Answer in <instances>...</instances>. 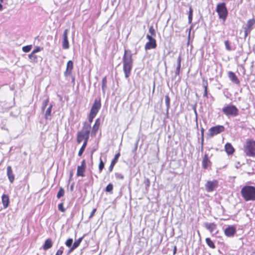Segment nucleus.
Masks as SVG:
<instances>
[{
	"label": "nucleus",
	"instance_id": "nucleus-1",
	"mask_svg": "<svg viewBox=\"0 0 255 255\" xmlns=\"http://www.w3.org/2000/svg\"><path fill=\"white\" fill-rule=\"evenodd\" d=\"M132 53L129 49H125L123 57V71L126 78H128L130 74L133 66Z\"/></svg>",
	"mask_w": 255,
	"mask_h": 255
},
{
	"label": "nucleus",
	"instance_id": "nucleus-2",
	"mask_svg": "<svg viewBox=\"0 0 255 255\" xmlns=\"http://www.w3.org/2000/svg\"><path fill=\"white\" fill-rule=\"evenodd\" d=\"M241 193L246 201H255V187L245 186L242 188Z\"/></svg>",
	"mask_w": 255,
	"mask_h": 255
},
{
	"label": "nucleus",
	"instance_id": "nucleus-3",
	"mask_svg": "<svg viewBox=\"0 0 255 255\" xmlns=\"http://www.w3.org/2000/svg\"><path fill=\"white\" fill-rule=\"evenodd\" d=\"M222 112L228 117H235L239 115V110L231 104L225 106L222 108Z\"/></svg>",
	"mask_w": 255,
	"mask_h": 255
},
{
	"label": "nucleus",
	"instance_id": "nucleus-4",
	"mask_svg": "<svg viewBox=\"0 0 255 255\" xmlns=\"http://www.w3.org/2000/svg\"><path fill=\"white\" fill-rule=\"evenodd\" d=\"M216 11L218 13L219 18L225 21L228 15V10L224 2L217 4Z\"/></svg>",
	"mask_w": 255,
	"mask_h": 255
},
{
	"label": "nucleus",
	"instance_id": "nucleus-5",
	"mask_svg": "<svg viewBox=\"0 0 255 255\" xmlns=\"http://www.w3.org/2000/svg\"><path fill=\"white\" fill-rule=\"evenodd\" d=\"M245 152L248 156H255V140L253 139L247 140L245 147Z\"/></svg>",
	"mask_w": 255,
	"mask_h": 255
},
{
	"label": "nucleus",
	"instance_id": "nucleus-6",
	"mask_svg": "<svg viewBox=\"0 0 255 255\" xmlns=\"http://www.w3.org/2000/svg\"><path fill=\"white\" fill-rule=\"evenodd\" d=\"M225 129V127L223 126H216L209 128L208 135L210 137H213L214 135L223 132Z\"/></svg>",
	"mask_w": 255,
	"mask_h": 255
},
{
	"label": "nucleus",
	"instance_id": "nucleus-7",
	"mask_svg": "<svg viewBox=\"0 0 255 255\" xmlns=\"http://www.w3.org/2000/svg\"><path fill=\"white\" fill-rule=\"evenodd\" d=\"M254 28H255V19L252 18L248 20L246 25L244 27L245 38L250 34L251 31Z\"/></svg>",
	"mask_w": 255,
	"mask_h": 255
},
{
	"label": "nucleus",
	"instance_id": "nucleus-8",
	"mask_svg": "<svg viewBox=\"0 0 255 255\" xmlns=\"http://www.w3.org/2000/svg\"><path fill=\"white\" fill-rule=\"evenodd\" d=\"M101 107V98H97L95 99L94 102L91 107L90 113L97 115Z\"/></svg>",
	"mask_w": 255,
	"mask_h": 255
},
{
	"label": "nucleus",
	"instance_id": "nucleus-9",
	"mask_svg": "<svg viewBox=\"0 0 255 255\" xmlns=\"http://www.w3.org/2000/svg\"><path fill=\"white\" fill-rule=\"evenodd\" d=\"M218 186V182L216 180L208 181L205 185V189L208 192H213Z\"/></svg>",
	"mask_w": 255,
	"mask_h": 255
},
{
	"label": "nucleus",
	"instance_id": "nucleus-10",
	"mask_svg": "<svg viewBox=\"0 0 255 255\" xmlns=\"http://www.w3.org/2000/svg\"><path fill=\"white\" fill-rule=\"evenodd\" d=\"M236 228L235 226H228L224 229L225 235L228 237H232L236 233Z\"/></svg>",
	"mask_w": 255,
	"mask_h": 255
},
{
	"label": "nucleus",
	"instance_id": "nucleus-11",
	"mask_svg": "<svg viewBox=\"0 0 255 255\" xmlns=\"http://www.w3.org/2000/svg\"><path fill=\"white\" fill-rule=\"evenodd\" d=\"M69 30L68 29H65L64 31L63 34V41H62V48L64 49H67L69 48V44L68 39V33Z\"/></svg>",
	"mask_w": 255,
	"mask_h": 255
},
{
	"label": "nucleus",
	"instance_id": "nucleus-12",
	"mask_svg": "<svg viewBox=\"0 0 255 255\" xmlns=\"http://www.w3.org/2000/svg\"><path fill=\"white\" fill-rule=\"evenodd\" d=\"M86 167V161L85 160H83L81 162V165L80 166H78L77 167V176H85L84 171L85 170Z\"/></svg>",
	"mask_w": 255,
	"mask_h": 255
},
{
	"label": "nucleus",
	"instance_id": "nucleus-13",
	"mask_svg": "<svg viewBox=\"0 0 255 255\" xmlns=\"http://www.w3.org/2000/svg\"><path fill=\"white\" fill-rule=\"evenodd\" d=\"M202 167L204 169H207L209 167H211L212 162L209 159L207 154H205L203 157L202 162Z\"/></svg>",
	"mask_w": 255,
	"mask_h": 255
},
{
	"label": "nucleus",
	"instance_id": "nucleus-14",
	"mask_svg": "<svg viewBox=\"0 0 255 255\" xmlns=\"http://www.w3.org/2000/svg\"><path fill=\"white\" fill-rule=\"evenodd\" d=\"M228 76L230 80L234 84L236 85H240V81L235 73L232 71H229L228 72Z\"/></svg>",
	"mask_w": 255,
	"mask_h": 255
},
{
	"label": "nucleus",
	"instance_id": "nucleus-15",
	"mask_svg": "<svg viewBox=\"0 0 255 255\" xmlns=\"http://www.w3.org/2000/svg\"><path fill=\"white\" fill-rule=\"evenodd\" d=\"M73 69V62L72 60H69L67 63L66 70L64 73L65 77L70 75Z\"/></svg>",
	"mask_w": 255,
	"mask_h": 255
},
{
	"label": "nucleus",
	"instance_id": "nucleus-16",
	"mask_svg": "<svg viewBox=\"0 0 255 255\" xmlns=\"http://www.w3.org/2000/svg\"><path fill=\"white\" fill-rule=\"evenodd\" d=\"M203 225L204 227H205L207 230L209 231L211 233H213L214 230H215L217 228V225L214 223H209L208 222H205L204 223Z\"/></svg>",
	"mask_w": 255,
	"mask_h": 255
},
{
	"label": "nucleus",
	"instance_id": "nucleus-17",
	"mask_svg": "<svg viewBox=\"0 0 255 255\" xmlns=\"http://www.w3.org/2000/svg\"><path fill=\"white\" fill-rule=\"evenodd\" d=\"M177 65L176 68V70L175 71V75L174 77L172 78V80L175 79L177 76H179L180 74V71L181 69V56H179L177 59Z\"/></svg>",
	"mask_w": 255,
	"mask_h": 255
},
{
	"label": "nucleus",
	"instance_id": "nucleus-18",
	"mask_svg": "<svg viewBox=\"0 0 255 255\" xmlns=\"http://www.w3.org/2000/svg\"><path fill=\"white\" fill-rule=\"evenodd\" d=\"M7 175L9 182L12 183L14 180V175L13 174L12 170L10 166H8L7 167Z\"/></svg>",
	"mask_w": 255,
	"mask_h": 255
},
{
	"label": "nucleus",
	"instance_id": "nucleus-19",
	"mask_svg": "<svg viewBox=\"0 0 255 255\" xmlns=\"http://www.w3.org/2000/svg\"><path fill=\"white\" fill-rule=\"evenodd\" d=\"M120 156V152H118L115 155V157H114V159L112 160L111 164L109 168V170L110 172H112L113 171L114 167L115 165L116 164V163L117 162Z\"/></svg>",
	"mask_w": 255,
	"mask_h": 255
},
{
	"label": "nucleus",
	"instance_id": "nucleus-20",
	"mask_svg": "<svg viewBox=\"0 0 255 255\" xmlns=\"http://www.w3.org/2000/svg\"><path fill=\"white\" fill-rule=\"evenodd\" d=\"M157 44L156 40H153L150 41H148L145 45V50H149L150 49H154L156 47Z\"/></svg>",
	"mask_w": 255,
	"mask_h": 255
},
{
	"label": "nucleus",
	"instance_id": "nucleus-21",
	"mask_svg": "<svg viewBox=\"0 0 255 255\" xmlns=\"http://www.w3.org/2000/svg\"><path fill=\"white\" fill-rule=\"evenodd\" d=\"M225 151L229 155H231L235 152V149L230 143H227L225 144Z\"/></svg>",
	"mask_w": 255,
	"mask_h": 255
},
{
	"label": "nucleus",
	"instance_id": "nucleus-22",
	"mask_svg": "<svg viewBox=\"0 0 255 255\" xmlns=\"http://www.w3.org/2000/svg\"><path fill=\"white\" fill-rule=\"evenodd\" d=\"M53 245V243L52 240L50 238L47 239L45 240L43 245V249L45 251H47L50 249Z\"/></svg>",
	"mask_w": 255,
	"mask_h": 255
},
{
	"label": "nucleus",
	"instance_id": "nucleus-23",
	"mask_svg": "<svg viewBox=\"0 0 255 255\" xmlns=\"http://www.w3.org/2000/svg\"><path fill=\"white\" fill-rule=\"evenodd\" d=\"M91 128V125L87 122H85L83 128L80 131L83 132V133L90 134Z\"/></svg>",
	"mask_w": 255,
	"mask_h": 255
},
{
	"label": "nucleus",
	"instance_id": "nucleus-24",
	"mask_svg": "<svg viewBox=\"0 0 255 255\" xmlns=\"http://www.w3.org/2000/svg\"><path fill=\"white\" fill-rule=\"evenodd\" d=\"M1 200L4 208H6L8 206L9 203V199L8 195L3 194L1 197Z\"/></svg>",
	"mask_w": 255,
	"mask_h": 255
},
{
	"label": "nucleus",
	"instance_id": "nucleus-25",
	"mask_svg": "<svg viewBox=\"0 0 255 255\" xmlns=\"http://www.w3.org/2000/svg\"><path fill=\"white\" fill-rule=\"evenodd\" d=\"M100 125V120L99 119H97L93 127L92 130V134L95 135L96 134V132H97L99 126Z\"/></svg>",
	"mask_w": 255,
	"mask_h": 255
},
{
	"label": "nucleus",
	"instance_id": "nucleus-26",
	"mask_svg": "<svg viewBox=\"0 0 255 255\" xmlns=\"http://www.w3.org/2000/svg\"><path fill=\"white\" fill-rule=\"evenodd\" d=\"M107 77L105 76L103 78L102 82V90L103 94L104 95L105 94L106 90L107 88Z\"/></svg>",
	"mask_w": 255,
	"mask_h": 255
},
{
	"label": "nucleus",
	"instance_id": "nucleus-27",
	"mask_svg": "<svg viewBox=\"0 0 255 255\" xmlns=\"http://www.w3.org/2000/svg\"><path fill=\"white\" fill-rule=\"evenodd\" d=\"M170 98L168 95H166L165 96V103L166 107V114L168 115L169 112V109L170 108Z\"/></svg>",
	"mask_w": 255,
	"mask_h": 255
},
{
	"label": "nucleus",
	"instance_id": "nucleus-28",
	"mask_svg": "<svg viewBox=\"0 0 255 255\" xmlns=\"http://www.w3.org/2000/svg\"><path fill=\"white\" fill-rule=\"evenodd\" d=\"M28 58L30 60V62L32 63H37L38 62V57L35 54L31 52L30 54L28 55Z\"/></svg>",
	"mask_w": 255,
	"mask_h": 255
},
{
	"label": "nucleus",
	"instance_id": "nucleus-29",
	"mask_svg": "<svg viewBox=\"0 0 255 255\" xmlns=\"http://www.w3.org/2000/svg\"><path fill=\"white\" fill-rule=\"evenodd\" d=\"M53 105L52 104H50L48 108L46 111L45 114V118L47 120L49 119V117L51 116V111L53 108Z\"/></svg>",
	"mask_w": 255,
	"mask_h": 255
},
{
	"label": "nucleus",
	"instance_id": "nucleus-30",
	"mask_svg": "<svg viewBox=\"0 0 255 255\" xmlns=\"http://www.w3.org/2000/svg\"><path fill=\"white\" fill-rule=\"evenodd\" d=\"M202 85L204 88V92L203 96L208 98V91H207L208 82H207V81L205 80L204 79H203V82Z\"/></svg>",
	"mask_w": 255,
	"mask_h": 255
},
{
	"label": "nucleus",
	"instance_id": "nucleus-31",
	"mask_svg": "<svg viewBox=\"0 0 255 255\" xmlns=\"http://www.w3.org/2000/svg\"><path fill=\"white\" fill-rule=\"evenodd\" d=\"M206 243L207 245L211 249H214L216 248V246L214 243V242L211 240L209 238H207L205 240Z\"/></svg>",
	"mask_w": 255,
	"mask_h": 255
},
{
	"label": "nucleus",
	"instance_id": "nucleus-32",
	"mask_svg": "<svg viewBox=\"0 0 255 255\" xmlns=\"http://www.w3.org/2000/svg\"><path fill=\"white\" fill-rule=\"evenodd\" d=\"M84 139V135L83 132L78 131L77 136V141L78 143H81Z\"/></svg>",
	"mask_w": 255,
	"mask_h": 255
},
{
	"label": "nucleus",
	"instance_id": "nucleus-33",
	"mask_svg": "<svg viewBox=\"0 0 255 255\" xmlns=\"http://www.w3.org/2000/svg\"><path fill=\"white\" fill-rule=\"evenodd\" d=\"M193 9L192 7V6H189V14H188V23H191L192 18H193Z\"/></svg>",
	"mask_w": 255,
	"mask_h": 255
},
{
	"label": "nucleus",
	"instance_id": "nucleus-34",
	"mask_svg": "<svg viewBox=\"0 0 255 255\" xmlns=\"http://www.w3.org/2000/svg\"><path fill=\"white\" fill-rule=\"evenodd\" d=\"M113 185L112 183H109L108 184V185L106 186L105 188V191L107 192L110 193V194L113 193Z\"/></svg>",
	"mask_w": 255,
	"mask_h": 255
},
{
	"label": "nucleus",
	"instance_id": "nucleus-35",
	"mask_svg": "<svg viewBox=\"0 0 255 255\" xmlns=\"http://www.w3.org/2000/svg\"><path fill=\"white\" fill-rule=\"evenodd\" d=\"M83 237H81L74 242L72 246H73V247L75 248V249L79 247L83 240Z\"/></svg>",
	"mask_w": 255,
	"mask_h": 255
},
{
	"label": "nucleus",
	"instance_id": "nucleus-36",
	"mask_svg": "<svg viewBox=\"0 0 255 255\" xmlns=\"http://www.w3.org/2000/svg\"><path fill=\"white\" fill-rule=\"evenodd\" d=\"M65 191L62 187H60L59 190L58 191L57 194V197L58 199H60L61 197H63L64 195Z\"/></svg>",
	"mask_w": 255,
	"mask_h": 255
},
{
	"label": "nucleus",
	"instance_id": "nucleus-37",
	"mask_svg": "<svg viewBox=\"0 0 255 255\" xmlns=\"http://www.w3.org/2000/svg\"><path fill=\"white\" fill-rule=\"evenodd\" d=\"M87 144L85 143H83V145H82L81 147L80 148L79 151V152H78V155L81 156H82V155L83 154L85 148H86V147L87 146Z\"/></svg>",
	"mask_w": 255,
	"mask_h": 255
},
{
	"label": "nucleus",
	"instance_id": "nucleus-38",
	"mask_svg": "<svg viewBox=\"0 0 255 255\" xmlns=\"http://www.w3.org/2000/svg\"><path fill=\"white\" fill-rule=\"evenodd\" d=\"M49 98H47L46 99L44 100L43 101V103H42V108H41V110L42 111H44L46 107V106H47L48 103H49Z\"/></svg>",
	"mask_w": 255,
	"mask_h": 255
},
{
	"label": "nucleus",
	"instance_id": "nucleus-39",
	"mask_svg": "<svg viewBox=\"0 0 255 255\" xmlns=\"http://www.w3.org/2000/svg\"><path fill=\"white\" fill-rule=\"evenodd\" d=\"M105 164L104 162L103 161L101 158L100 159V163L99 164V170L100 172H101L103 169L104 168Z\"/></svg>",
	"mask_w": 255,
	"mask_h": 255
},
{
	"label": "nucleus",
	"instance_id": "nucleus-40",
	"mask_svg": "<svg viewBox=\"0 0 255 255\" xmlns=\"http://www.w3.org/2000/svg\"><path fill=\"white\" fill-rule=\"evenodd\" d=\"M22 51L24 52H29L31 49H32V45H28L26 46H24L22 47Z\"/></svg>",
	"mask_w": 255,
	"mask_h": 255
},
{
	"label": "nucleus",
	"instance_id": "nucleus-41",
	"mask_svg": "<svg viewBox=\"0 0 255 255\" xmlns=\"http://www.w3.org/2000/svg\"><path fill=\"white\" fill-rule=\"evenodd\" d=\"M249 169H247V171L246 172L249 175H253L255 174V169L254 168H250V166L248 165Z\"/></svg>",
	"mask_w": 255,
	"mask_h": 255
},
{
	"label": "nucleus",
	"instance_id": "nucleus-42",
	"mask_svg": "<svg viewBox=\"0 0 255 255\" xmlns=\"http://www.w3.org/2000/svg\"><path fill=\"white\" fill-rule=\"evenodd\" d=\"M73 239L71 238L68 239L65 242V245L67 247H71L73 246Z\"/></svg>",
	"mask_w": 255,
	"mask_h": 255
},
{
	"label": "nucleus",
	"instance_id": "nucleus-43",
	"mask_svg": "<svg viewBox=\"0 0 255 255\" xmlns=\"http://www.w3.org/2000/svg\"><path fill=\"white\" fill-rule=\"evenodd\" d=\"M96 116V115L90 112V114H89V115L88 117V121L89 122V124H90L93 122V119L95 118Z\"/></svg>",
	"mask_w": 255,
	"mask_h": 255
},
{
	"label": "nucleus",
	"instance_id": "nucleus-44",
	"mask_svg": "<svg viewBox=\"0 0 255 255\" xmlns=\"http://www.w3.org/2000/svg\"><path fill=\"white\" fill-rule=\"evenodd\" d=\"M225 45L226 47V49L228 51H231L232 50L231 46H230V43L229 40H226L225 41Z\"/></svg>",
	"mask_w": 255,
	"mask_h": 255
},
{
	"label": "nucleus",
	"instance_id": "nucleus-45",
	"mask_svg": "<svg viewBox=\"0 0 255 255\" xmlns=\"http://www.w3.org/2000/svg\"><path fill=\"white\" fill-rule=\"evenodd\" d=\"M149 32L151 34L152 36H155L156 33L155 30L153 28V26L152 25L150 26L149 28Z\"/></svg>",
	"mask_w": 255,
	"mask_h": 255
},
{
	"label": "nucleus",
	"instance_id": "nucleus-46",
	"mask_svg": "<svg viewBox=\"0 0 255 255\" xmlns=\"http://www.w3.org/2000/svg\"><path fill=\"white\" fill-rule=\"evenodd\" d=\"M58 210L62 212H64L65 211V209L63 206V203H60L58 206Z\"/></svg>",
	"mask_w": 255,
	"mask_h": 255
},
{
	"label": "nucleus",
	"instance_id": "nucleus-47",
	"mask_svg": "<svg viewBox=\"0 0 255 255\" xmlns=\"http://www.w3.org/2000/svg\"><path fill=\"white\" fill-rule=\"evenodd\" d=\"M64 248L63 247H61L57 251L55 255H62L63 253Z\"/></svg>",
	"mask_w": 255,
	"mask_h": 255
},
{
	"label": "nucleus",
	"instance_id": "nucleus-48",
	"mask_svg": "<svg viewBox=\"0 0 255 255\" xmlns=\"http://www.w3.org/2000/svg\"><path fill=\"white\" fill-rule=\"evenodd\" d=\"M84 141L83 143H85L87 144V142L89 138V134L87 133H83Z\"/></svg>",
	"mask_w": 255,
	"mask_h": 255
},
{
	"label": "nucleus",
	"instance_id": "nucleus-49",
	"mask_svg": "<svg viewBox=\"0 0 255 255\" xmlns=\"http://www.w3.org/2000/svg\"><path fill=\"white\" fill-rule=\"evenodd\" d=\"M43 49V48L42 47H40L39 46H37L36 47V48L35 49H34L32 52H33V53H36L40 51H41Z\"/></svg>",
	"mask_w": 255,
	"mask_h": 255
},
{
	"label": "nucleus",
	"instance_id": "nucleus-50",
	"mask_svg": "<svg viewBox=\"0 0 255 255\" xmlns=\"http://www.w3.org/2000/svg\"><path fill=\"white\" fill-rule=\"evenodd\" d=\"M115 176L117 178L120 179H123L124 178V175L119 173H116Z\"/></svg>",
	"mask_w": 255,
	"mask_h": 255
},
{
	"label": "nucleus",
	"instance_id": "nucleus-51",
	"mask_svg": "<svg viewBox=\"0 0 255 255\" xmlns=\"http://www.w3.org/2000/svg\"><path fill=\"white\" fill-rule=\"evenodd\" d=\"M144 184H145L146 187H148L150 186V182L148 178H146V179L144 181Z\"/></svg>",
	"mask_w": 255,
	"mask_h": 255
},
{
	"label": "nucleus",
	"instance_id": "nucleus-52",
	"mask_svg": "<svg viewBox=\"0 0 255 255\" xmlns=\"http://www.w3.org/2000/svg\"><path fill=\"white\" fill-rule=\"evenodd\" d=\"M97 211V209L96 208H94L92 211L91 212V214H90V215L89 217V219H91L92 218H93V217L95 215V212H96Z\"/></svg>",
	"mask_w": 255,
	"mask_h": 255
},
{
	"label": "nucleus",
	"instance_id": "nucleus-53",
	"mask_svg": "<svg viewBox=\"0 0 255 255\" xmlns=\"http://www.w3.org/2000/svg\"><path fill=\"white\" fill-rule=\"evenodd\" d=\"M146 38L148 40V41L156 40L154 38L152 37V35L147 34L146 35Z\"/></svg>",
	"mask_w": 255,
	"mask_h": 255
},
{
	"label": "nucleus",
	"instance_id": "nucleus-54",
	"mask_svg": "<svg viewBox=\"0 0 255 255\" xmlns=\"http://www.w3.org/2000/svg\"><path fill=\"white\" fill-rule=\"evenodd\" d=\"M193 110L194 114L195 115V122H197L198 120V114L195 107L193 108Z\"/></svg>",
	"mask_w": 255,
	"mask_h": 255
},
{
	"label": "nucleus",
	"instance_id": "nucleus-55",
	"mask_svg": "<svg viewBox=\"0 0 255 255\" xmlns=\"http://www.w3.org/2000/svg\"><path fill=\"white\" fill-rule=\"evenodd\" d=\"M70 249L69 250H68V251L67 252V255H69L70 254H71L74 250H75V248L73 247V246L71 247H69Z\"/></svg>",
	"mask_w": 255,
	"mask_h": 255
},
{
	"label": "nucleus",
	"instance_id": "nucleus-56",
	"mask_svg": "<svg viewBox=\"0 0 255 255\" xmlns=\"http://www.w3.org/2000/svg\"><path fill=\"white\" fill-rule=\"evenodd\" d=\"M138 143V140H136V142L135 143V147H134V149L132 150L133 152H135L136 150H137Z\"/></svg>",
	"mask_w": 255,
	"mask_h": 255
},
{
	"label": "nucleus",
	"instance_id": "nucleus-57",
	"mask_svg": "<svg viewBox=\"0 0 255 255\" xmlns=\"http://www.w3.org/2000/svg\"><path fill=\"white\" fill-rule=\"evenodd\" d=\"M204 129L203 128H201V137H204Z\"/></svg>",
	"mask_w": 255,
	"mask_h": 255
},
{
	"label": "nucleus",
	"instance_id": "nucleus-58",
	"mask_svg": "<svg viewBox=\"0 0 255 255\" xmlns=\"http://www.w3.org/2000/svg\"><path fill=\"white\" fill-rule=\"evenodd\" d=\"M176 252H177V248L176 246H174V248H173V255H175L176 254Z\"/></svg>",
	"mask_w": 255,
	"mask_h": 255
},
{
	"label": "nucleus",
	"instance_id": "nucleus-59",
	"mask_svg": "<svg viewBox=\"0 0 255 255\" xmlns=\"http://www.w3.org/2000/svg\"><path fill=\"white\" fill-rule=\"evenodd\" d=\"M201 143L202 149L203 148V143H204V137H201Z\"/></svg>",
	"mask_w": 255,
	"mask_h": 255
},
{
	"label": "nucleus",
	"instance_id": "nucleus-60",
	"mask_svg": "<svg viewBox=\"0 0 255 255\" xmlns=\"http://www.w3.org/2000/svg\"><path fill=\"white\" fill-rule=\"evenodd\" d=\"M196 128L197 130L199 129L198 120L197 121V122H196Z\"/></svg>",
	"mask_w": 255,
	"mask_h": 255
},
{
	"label": "nucleus",
	"instance_id": "nucleus-61",
	"mask_svg": "<svg viewBox=\"0 0 255 255\" xmlns=\"http://www.w3.org/2000/svg\"><path fill=\"white\" fill-rule=\"evenodd\" d=\"M94 151H95V150H92V151H91V159H92L93 154Z\"/></svg>",
	"mask_w": 255,
	"mask_h": 255
},
{
	"label": "nucleus",
	"instance_id": "nucleus-62",
	"mask_svg": "<svg viewBox=\"0 0 255 255\" xmlns=\"http://www.w3.org/2000/svg\"><path fill=\"white\" fill-rule=\"evenodd\" d=\"M116 1V0H112V4L113 5H114V2H115Z\"/></svg>",
	"mask_w": 255,
	"mask_h": 255
},
{
	"label": "nucleus",
	"instance_id": "nucleus-63",
	"mask_svg": "<svg viewBox=\"0 0 255 255\" xmlns=\"http://www.w3.org/2000/svg\"><path fill=\"white\" fill-rule=\"evenodd\" d=\"M2 9V5L0 3V11Z\"/></svg>",
	"mask_w": 255,
	"mask_h": 255
},
{
	"label": "nucleus",
	"instance_id": "nucleus-64",
	"mask_svg": "<svg viewBox=\"0 0 255 255\" xmlns=\"http://www.w3.org/2000/svg\"><path fill=\"white\" fill-rule=\"evenodd\" d=\"M70 178H71V177H72V175H73V172H72V171H71V172H70Z\"/></svg>",
	"mask_w": 255,
	"mask_h": 255
}]
</instances>
